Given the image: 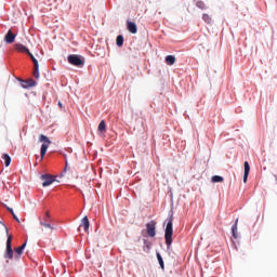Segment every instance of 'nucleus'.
Segmentation results:
<instances>
[{
  "label": "nucleus",
  "mask_w": 277,
  "mask_h": 277,
  "mask_svg": "<svg viewBox=\"0 0 277 277\" xmlns=\"http://www.w3.org/2000/svg\"><path fill=\"white\" fill-rule=\"evenodd\" d=\"M172 222H173V219H172V216H170V219L168 220V223H167L166 230H164V239H166V245H167L168 250H170V246H172V235H174Z\"/></svg>",
  "instance_id": "f257e3e1"
},
{
  "label": "nucleus",
  "mask_w": 277,
  "mask_h": 277,
  "mask_svg": "<svg viewBox=\"0 0 277 277\" xmlns=\"http://www.w3.org/2000/svg\"><path fill=\"white\" fill-rule=\"evenodd\" d=\"M39 142H43L41 145V159H44V155H47V150H49V146H51V140L44 134L39 136Z\"/></svg>",
  "instance_id": "f03ea898"
},
{
  "label": "nucleus",
  "mask_w": 277,
  "mask_h": 277,
  "mask_svg": "<svg viewBox=\"0 0 277 277\" xmlns=\"http://www.w3.org/2000/svg\"><path fill=\"white\" fill-rule=\"evenodd\" d=\"M68 63L71 64V66H78L81 67L83 64H85V61H83L79 55L70 54L67 57Z\"/></svg>",
  "instance_id": "7ed1b4c3"
},
{
  "label": "nucleus",
  "mask_w": 277,
  "mask_h": 277,
  "mask_svg": "<svg viewBox=\"0 0 277 277\" xmlns=\"http://www.w3.org/2000/svg\"><path fill=\"white\" fill-rule=\"evenodd\" d=\"M4 259H14V250H12V235L8 236L6 239V251L4 253Z\"/></svg>",
  "instance_id": "20e7f679"
},
{
  "label": "nucleus",
  "mask_w": 277,
  "mask_h": 277,
  "mask_svg": "<svg viewBox=\"0 0 277 277\" xmlns=\"http://www.w3.org/2000/svg\"><path fill=\"white\" fill-rule=\"evenodd\" d=\"M146 228L148 237H155V235H157V222L150 221L146 224Z\"/></svg>",
  "instance_id": "39448f33"
},
{
  "label": "nucleus",
  "mask_w": 277,
  "mask_h": 277,
  "mask_svg": "<svg viewBox=\"0 0 277 277\" xmlns=\"http://www.w3.org/2000/svg\"><path fill=\"white\" fill-rule=\"evenodd\" d=\"M42 182V187H49V185H53L55 183V177L49 174H43L41 175Z\"/></svg>",
  "instance_id": "423d86ee"
},
{
  "label": "nucleus",
  "mask_w": 277,
  "mask_h": 277,
  "mask_svg": "<svg viewBox=\"0 0 277 277\" xmlns=\"http://www.w3.org/2000/svg\"><path fill=\"white\" fill-rule=\"evenodd\" d=\"M14 40H16V35H14L12 30H9L4 36V42H6V44H12Z\"/></svg>",
  "instance_id": "0eeeda50"
},
{
  "label": "nucleus",
  "mask_w": 277,
  "mask_h": 277,
  "mask_svg": "<svg viewBox=\"0 0 277 277\" xmlns=\"http://www.w3.org/2000/svg\"><path fill=\"white\" fill-rule=\"evenodd\" d=\"M127 29L130 34H137V24L134 22L128 21L127 22Z\"/></svg>",
  "instance_id": "6e6552de"
},
{
  "label": "nucleus",
  "mask_w": 277,
  "mask_h": 277,
  "mask_svg": "<svg viewBox=\"0 0 277 277\" xmlns=\"http://www.w3.org/2000/svg\"><path fill=\"white\" fill-rule=\"evenodd\" d=\"M81 226L83 227L84 233H88V230H90V220L88 219V216H84L81 220V224H80V227L78 228V230H80Z\"/></svg>",
  "instance_id": "1a4fd4ad"
},
{
  "label": "nucleus",
  "mask_w": 277,
  "mask_h": 277,
  "mask_svg": "<svg viewBox=\"0 0 277 277\" xmlns=\"http://www.w3.org/2000/svg\"><path fill=\"white\" fill-rule=\"evenodd\" d=\"M15 49H16V51H18V53H26L27 55H29V49H27V47L23 45V43H16Z\"/></svg>",
  "instance_id": "9d476101"
},
{
  "label": "nucleus",
  "mask_w": 277,
  "mask_h": 277,
  "mask_svg": "<svg viewBox=\"0 0 277 277\" xmlns=\"http://www.w3.org/2000/svg\"><path fill=\"white\" fill-rule=\"evenodd\" d=\"M249 174H250V163L248 161H245L243 183H248Z\"/></svg>",
  "instance_id": "9b49d317"
},
{
  "label": "nucleus",
  "mask_w": 277,
  "mask_h": 277,
  "mask_svg": "<svg viewBox=\"0 0 277 277\" xmlns=\"http://www.w3.org/2000/svg\"><path fill=\"white\" fill-rule=\"evenodd\" d=\"M166 64H168V66H174V64H176V57L174 55H168L166 57Z\"/></svg>",
  "instance_id": "f8f14e48"
},
{
  "label": "nucleus",
  "mask_w": 277,
  "mask_h": 277,
  "mask_svg": "<svg viewBox=\"0 0 277 277\" xmlns=\"http://www.w3.org/2000/svg\"><path fill=\"white\" fill-rule=\"evenodd\" d=\"M97 131H100V133H107V124L105 123V120L100 122Z\"/></svg>",
  "instance_id": "ddd939ff"
},
{
  "label": "nucleus",
  "mask_w": 277,
  "mask_h": 277,
  "mask_svg": "<svg viewBox=\"0 0 277 277\" xmlns=\"http://www.w3.org/2000/svg\"><path fill=\"white\" fill-rule=\"evenodd\" d=\"M39 222L51 223V214L47 211L43 217L39 216Z\"/></svg>",
  "instance_id": "4468645a"
},
{
  "label": "nucleus",
  "mask_w": 277,
  "mask_h": 277,
  "mask_svg": "<svg viewBox=\"0 0 277 277\" xmlns=\"http://www.w3.org/2000/svg\"><path fill=\"white\" fill-rule=\"evenodd\" d=\"M27 247V242H24L21 247L15 249L16 252V259H18L21 256V254H23V250H25V248Z\"/></svg>",
  "instance_id": "2eb2a0df"
},
{
  "label": "nucleus",
  "mask_w": 277,
  "mask_h": 277,
  "mask_svg": "<svg viewBox=\"0 0 277 277\" xmlns=\"http://www.w3.org/2000/svg\"><path fill=\"white\" fill-rule=\"evenodd\" d=\"M239 222V219L236 220L235 224L232 226V235L234 237V239H238V235H237V224Z\"/></svg>",
  "instance_id": "dca6fc26"
},
{
  "label": "nucleus",
  "mask_w": 277,
  "mask_h": 277,
  "mask_svg": "<svg viewBox=\"0 0 277 277\" xmlns=\"http://www.w3.org/2000/svg\"><path fill=\"white\" fill-rule=\"evenodd\" d=\"M23 88H34L36 87V80L34 79H29L27 81L24 82V84H22Z\"/></svg>",
  "instance_id": "f3484780"
},
{
  "label": "nucleus",
  "mask_w": 277,
  "mask_h": 277,
  "mask_svg": "<svg viewBox=\"0 0 277 277\" xmlns=\"http://www.w3.org/2000/svg\"><path fill=\"white\" fill-rule=\"evenodd\" d=\"M2 159H3L4 164L6 166V168H8V166H10V163H12V158H11L10 155H8V154H4V155L2 156Z\"/></svg>",
  "instance_id": "a211bd4d"
},
{
  "label": "nucleus",
  "mask_w": 277,
  "mask_h": 277,
  "mask_svg": "<svg viewBox=\"0 0 277 277\" xmlns=\"http://www.w3.org/2000/svg\"><path fill=\"white\" fill-rule=\"evenodd\" d=\"M212 183H224V177L220 175H213L211 179Z\"/></svg>",
  "instance_id": "6ab92c4d"
},
{
  "label": "nucleus",
  "mask_w": 277,
  "mask_h": 277,
  "mask_svg": "<svg viewBox=\"0 0 277 277\" xmlns=\"http://www.w3.org/2000/svg\"><path fill=\"white\" fill-rule=\"evenodd\" d=\"M116 43L117 47H122V44H124V37H122L121 35H119L116 39Z\"/></svg>",
  "instance_id": "aec40b11"
},
{
  "label": "nucleus",
  "mask_w": 277,
  "mask_h": 277,
  "mask_svg": "<svg viewBox=\"0 0 277 277\" xmlns=\"http://www.w3.org/2000/svg\"><path fill=\"white\" fill-rule=\"evenodd\" d=\"M40 226H43L44 228H50V230H55V227H53V225H51V223H44V222L40 221Z\"/></svg>",
  "instance_id": "412c9836"
},
{
  "label": "nucleus",
  "mask_w": 277,
  "mask_h": 277,
  "mask_svg": "<svg viewBox=\"0 0 277 277\" xmlns=\"http://www.w3.org/2000/svg\"><path fill=\"white\" fill-rule=\"evenodd\" d=\"M157 259H158L161 269H166V266L163 264V258H161V253H157Z\"/></svg>",
  "instance_id": "4be33fe9"
},
{
  "label": "nucleus",
  "mask_w": 277,
  "mask_h": 277,
  "mask_svg": "<svg viewBox=\"0 0 277 277\" xmlns=\"http://www.w3.org/2000/svg\"><path fill=\"white\" fill-rule=\"evenodd\" d=\"M202 21H205V23H207L208 25H211V15L209 14H203L202 15Z\"/></svg>",
  "instance_id": "5701e85b"
},
{
  "label": "nucleus",
  "mask_w": 277,
  "mask_h": 277,
  "mask_svg": "<svg viewBox=\"0 0 277 277\" xmlns=\"http://www.w3.org/2000/svg\"><path fill=\"white\" fill-rule=\"evenodd\" d=\"M29 57L32 60V64L35 66V68H38V60H36V56H34V54H31V52L28 53Z\"/></svg>",
  "instance_id": "b1692460"
},
{
  "label": "nucleus",
  "mask_w": 277,
  "mask_h": 277,
  "mask_svg": "<svg viewBox=\"0 0 277 277\" xmlns=\"http://www.w3.org/2000/svg\"><path fill=\"white\" fill-rule=\"evenodd\" d=\"M34 77H35V79H40V69H39V65H38L37 67H35Z\"/></svg>",
  "instance_id": "393cba45"
},
{
  "label": "nucleus",
  "mask_w": 277,
  "mask_h": 277,
  "mask_svg": "<svg viewBox=\"0 0 277 277\" xmlns=\"http://www.w3.org/2000/svg\"><path fill=\"white\" fill-rule=\"evenodd\" d=\"M196 5H197V8H199V10H205V8H206L205 2H202V1H197Z\"/></svg>",
  "instance_id": "a878e982"
},
{
  "label": "nucleus",
  "mask_w": 277,
  "mask_h": 277,
  "mask_svg": "<svg viewBox=\"0 0 277 277\" xmlns=\"http://www.w3.org/2000/svg\"><path fill=\"white\" fill-rule=\"evenodd\" d=\"M144 250H150V243L148 241L145 240V246H144Z\"/></svg>",
  "instance_id": "bb28decb"
},
{
  "label": "nucleus",
  "mask_w": 277,
  "mask_h": 277,
  "mask_svg": "<svg viewBox=\"0 0 277 277\" xmlns=\"http://www.w3.org/2000/svg\"><path fill=\"white\" fill-rule=\"evenodd\" d=\"M14 220H16V222L21 223V220H18V216L16 214H13Z\"/></svg>",
  "instance_id": "cd10ccee"
},
{
  "label": "nucleus",
  "mask_w": 277,
  "mask_h": 277,
  "mask_svg": "<svg viewBox=\"0 0 277 277\" xmlns=\"http://www.w3.org/2000/svg\"><path fill=\"white\" fill-rule=\"evenodd\" d=\"M65 170H68V161H66Z\"/></svg>",
  "instance_id": "c85d7f7f"
},
{
  "label": "nucleus",
  "mask_w": 277,
  "mask_h": 277,
  "mask_svg": "<svg viewBox=\"0 0 277 277\" xmlns=\"http://www.w3.org/2000/svg\"><path fill=\"white\" fill-rule=\"evenodd\" d=\"M10 213H12V215H14V210L9 209Z\"/></svg>",
  "instance_id": "c756f323"
},
{
  "label": "nucleus",
  "mask_w": 277,
  "mask_h": 277,
  "mask_svg": "<svg viewBox=\"0 0 277 277\" xmlns=\"http://www.w3.org/2000/svg\"><path fill=\"white\" fill-rule=\"evenodd\" d=\"M10 213H12V215H14V210L9 209Z\"/></svg>",
  "instance_id": "7c9ffc66"
},
{
  "label": "nucleus",
  "mask_w": 277,
  "mask_h": 277,
  "mask_svg": "<svg viewBox=\"0 0 277 277\" xmlns=\"http://www.w3.org/2000/svg\"><path fill=\"white\" fill-rule=\"evenodd\" d=\"M58 106L62 107V102H58Z\"/></svg>",
  "instance_id": "2f4dec72"
},
{
  "label": "nucleus",
  "mask_w": 277,
  "mask_h": 277,
  "mask_svg": "<svg viewBox=\"0 0 277 277\" xmlns=\"http://www.w3.org/2000/svg\"><path fill=\"white\" fill-rule=\"evenodd\" d=\"M9 230L6 229V235H8Z\"/></svg>",
  "instance_id": "473e14b6"
}]
</instances>
